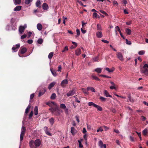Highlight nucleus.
Instances as JSON below:
<instances>
[{"mask_svg": "<svg viewBox=\"0 0 148 148\" xmlns=\"http://www.w3.org/2000/svg\"><path fill=\"white\" fill-rule=\"evenodd\" d=\"M141 72L144 75L148 76V64H145L142 68Z\"/></svg>", "mask_w": 148, "mask_h": 148, "instance_id": "f257e3e1", "label": "nucleus"}, {"mask_svg": "<svg viewBox=\"0 0 148 148\" xmlns=\"http://www.w3.org/2000/svg\"><path fill=\"white\" fill-rule=\"evenodd\" d=\"M26 131V129L25 127L22 126L21 129V134L20 136V140L21 141L23 140V136L25 135Z\"/></svg>", "mask_w": 148, "mask_h": 148, "instance_id": "f03ea898", "label": "nucleus"}, {"mask_svg": "<svg viewBox=\"0 0 148 148\" xmlns=\"http://www.w3.org/2000/svg\"><path fill=\"white\" fill-rule=\"evenodd\" d=\"M116 56L117 58L120 60L123 61L124 60L123 56L122 53L120 52H118L116 53Z\"/></svg>", "mask_w": 148, "mask_h": 148, "instance_id": "7ed1b4c3", "label": "nucleus"}, {"mask_svg": "<svg viewBox=\"0 0 148 148\" xmlns=\"http://www.w3.org/2000/svg\"><path fill=\"white\" fill-rule=\"evenodd\" d=\"M27 25L26 24H25L23 26H20L19 27V32L22 34L24 32L25 29L27 27Z\"/></svg>", "mask_w": 148, "mask_h": 148, "instance_id": "20e7f679", "label": "nucleus"}, {"mask_svg": "<svg viewBox=\"0 0 148 148\" xmlns=\"http://www.w3.org/2000/svg\"><path fill=\"white\" fill-rule=\"evenodd\" d=\"M20 44L18 43L13 46L12 48V49L13 52L17 51L20 47Z\"/></svg>", "mask_w": 148, "mask_h": 148, "instance_id": "39448f33", "label": "nucleus"}, {"mask_svg": "<svg viewBox=\"0 0 148 148\" xmlns=\"http://www.w3.org/2000/svg\"><path fill=\"white\" fill-rule=\"evenodd\" d=\"M68 84V81L66 79L63 80L61 83V86L63 87H65L66 85Z\"/></svg>", "mask_w": 148, "mask_h": 148, "instance_id": "423d86ee", "label": "nucleus"}, {"mask_svg": "<svg viewBox=\"0 0 148 148\" xmlns=\"http://www.w3.org/2000/svg\"><path fill=\"white\" fill-rule=\"evenodd\" d=\"M34 144L36 147H38L40 146L41 144L40 140L39 139H37L34 142Z\"/></svg>", "mask_w": 148, "mask_h": 148, "instance_id": "0eeeda50", "label": "nucleus"}, {"mask_svg": "<svg viewBox=\"0 0 148 148\" xmlns=\"http://www.w3.org/2000/svg\"><path fill=\"white\" fill-rule=\"evenodd\" d=\"M99 146L101 148H103V147L104 148H106V144H103V142L101 140H100L99 142L98 143Z\"/></svg>", "mask_w": 148, "mask_h": 148, "instance_id": "6e6552de", "label": "nucleus"}, {"mask_svg": "<svg viewBox=\"0 0 148 148\" xmlns=\"http://www.w3.org/2000/svg\"><path fill=\"white\" fill-rule=\"evenodd\" d=\"M71 132L72 134L74 136L76 133L77 131L74 127H72L71 128Z\"/></svg>", "mask_w": 148, "mask_h": 148, "instance_id": "1a4fd4ad", "label": "nucleus"}, {"mask_svg": "<svg viewBox=\"0 0 148 148\" xmlns=\"http://www.w3.org/2000/svg\"><path fill=\"white\" fill-rule=\"evenodd\" d=\"M110 83L112 84V86H110V88L111 90L115 89L116 90V85L114 83L110 81Z\"/></svg>", "mask_w": 148, "mask_h": 148, "instance_id": "9d476101", "label": "nucleus"}, {"mask_svg": "<svg viewBox=\"0 0 148 148\" xmlns=\"http://www.w3.org/2000/svg\"><path fill=\"white\" fill-rule=\"evenodd\" d=\"M42 8L44 10H47L48 8L49 7L48 5L46 3H44L42 4Z\"/></svg>", "mask_w": 148, "mask_h": 148, "instance_id": "9b49d317", "label": "nucleus"}, {"mask_svg": "<svg viewBox=\"0 0 148 148\" xmlns=\"http://www.w3.org/2000/svg\"><path fill=\"white\" fill-rule=\"evenodd\" d=\"M75 55L77 56L80 55L81 53V51L80 49L79 48L76 49L75 51Z\"/></svg>", "mask_w": 148, "mask_h": 148, "instance_id": "f8f14e48", "label": "nucleus"}, {"mask_svg": "<svg viewBox=\"0 0 148 148\" xmlns=\"http://www.w3.org/2000/svg\"><path fill=\"white\" fill-rule=\"evenodd\" d=\"M106 97H112V96L110 95L108 92L106 90H104L103 91Z\"/></svg>", "mask_w": 148, "mask_h": 148, "instance_id": "ddd939ff", "label": "nucleus"}, {"mask_svg": "<svg viewBox=\"0 0 148 148\" xmlns=\"http://www.w3.org/2000/svg\"><path fill=\"white\" fill-rule=\"evenodd\" d=\"M75 93V91L74 90H73L67 94V95L68 97H69L73 95Z\"/></svg>", "mask_w": 148, "mask_h": 148, "instance_id": "4468645a", "label": "nucleus"}, {"mask_svg": "<svg viewBox=\"0 0 148 148\" xmlns=\"http://www.w3.org/2000/svg\"><path fill=\"white\" fill-rule=\"evenodd\" d=\"M102 70V68H98L93 71V72L96 71L98 73H100L101 72Z\"/></svg>", "mask_w": 148, "mask_h": 148, "instance_id": "2eb2a0df", "label": "nucleus"}, {"mask_svg": "<svg viewBox=\"0 0 148 148\" xmlns=\"http://www.w3.org/2000/svg\"><path fill=\"white\" fill-rule=\"evenodd\" d=\"M86 90H90L92 92H96L95 89L92 87H88L86 88Z\"/></svg>", "mask_w": 148, "mask_h": 148, "instance_id": "dca6fc26", "label": "nucleus"}, {"mask_svg": "<svg viewBox=\"0 0 148 148\" xmlns=\"http://www.w3.org/2000/svg\"><path fill=\"white\" fill-rule=\"evenodd\" d=\"M96 36L98 38H101L103 36L102 33L101 32H98L96 33Z\"/></svg>", "mask_w": 148, "mask_h": 148, "instance_id": "f3484780", "label": "nucleus"}, {"mask_svg": "<svg viewBox=\"0 0 148 148\" xmlns=\"http://www.w3.org/2000/svg\"><path fill=\"white\" fill-rule=\"evenodd\" d=\"M34 141L32 140L29 142V145L31 148H36V146L34 145Z\"/></svg>", "mask_w": 148, "mask_h": 148, "instance_id": "a211bd4d", "label": "nucleus"}, {"mask_svg": "<svg viewBox=\"0 0 148 148\" xmlns=\"http://www.w3.org/2000/svg\"><path fill=\"white\" fill-rule=\"evenodd\" d=\"M48 127H45L44 128V130L45 131V133L48 135L51 136V135L48 130Z\"/></svg>", "mask_w": 148, "mask_h": 148, "instance_id": "6ab92c4d", "label": "nucleus"}, {"mask_svg": "<svg viewBox=\"0 0 148 148\" xmlns=\"http://www.w3.org/2000/svg\"><path fill=\"white\" fill-rule=\"evenodd\" d=\"M56 84V82H52L49 85L48 87V88L49 90H50L51 88L53 87Z\"/></svg>", "mask_w": 148, "mask_h": 148, "instance_id": "aec40b11", "label": "nucleus"}, {"mask_svg": "<svg viewBox=\"0 0 148 148\" xmlns=\"http://www.w3.org/2000/svg\"><path fill=\"white\" fill-rule=\"evenodd\" d=\"M37 28L39 31H40L42 29V26L40 23H39L37 25Z\"/></svg>", "mask_w": 148, "mask_h": 148, "instance_id": "412c9836", "label": "nucleus"}, {"mask_svg": "<svg viewBox=\"0 0 148 148\" xmlns=\"http://www.w3.org/2000/svg\"><path fill=\"white\" fill-rule=\"evenodd\" d=\"M105 69L108 72L111 73L113 72L115 68L114 67H112L111 69H110L108 68H106Z\"/></svg>", "mask_w": 148, "mask_h": 148, "instance_id": "4be33fe9", "label": "nucleus"}, {"mask_svg": "<svg viewBox=\"0 0 148 148\" xmlns=\"http://www.w3.org/2000/svg\"><path fill=\"white\" fill-rule=\"evenodd\" d=\"M21 6H17L14 9V10L15 11H20L21 9Z\"/></svg>", "mask_w": 148, "mask_h": 148, "instance_id": "5701e85b", "label": "nucleus"}, {"mask_svg": "<svg viewBox=\"0 0 148 148\" xmlns=\"http://www.w3.org/2000/svg\"><path fill=\"white\" fill-rule=\"evenodd\" d=\"M27 51V49L25 47H23L21 49V54H24L25 53V52Z\"/></svg>", "mask_w": 148, "mask_h": 148, "instance_id": "b1692460", "label": "nucleus"}, {"mask_svg": "<svg viewBox=\"0 0 148 148\" xmlns=\"http://www.w3.org/2000/svg\"><path fill=\"white\" fill-rule=\"evenodd\" d=\"M125 31L127 35H130L131 34L132 32L130 29L128 28H127L125 29Z\"/></svg>", "mask_w": 148, "mask_h": 148, "instance_id": "393cba45", "label": "nucleus"}, {"mask_svg": "<svg viewBox=\"0 0 148 148\" xmlns=\"http://www.w3.org/2000/svg\"><path fill=\"white\" fill-rule=\"evenodd\" d=\"M95 108H96L97 110L99 111H101L103 110V109L101 107L97 105H96Z\"/></svg>", "mask_w": 148, "mask_h": 148, "instance_id": "a878e982", "label": "nucleus"}, {"mask_svg": "<svg viewBox=\"0 0 148 148\" xmlns=\"http://www.w3.org/2000/svg\"><path fill=\"white\" fill-rule=\"evenodd\" d=\"M40 0H38L36 2V7L40 8Z\"/></svg>", "mask_w": 148, "mask_h": 148, "instance_id": "bb28decb", "label": "nucleus"}, {"mask_svg": "<svg viewBox=\"0 0 148 148\" xmlns=\"http://www.w3.org/2000/svg\"><path fill=\"white\" fill-rule=\"evenodd\" d=\"M34 113L35 115H37L38 114V108L37 106H36L34 109Z\"/></svg>", "mask_w": 148, "mask_h": 148, "instance_id": "cd10ccee", "label": "nucleus"}, {"mask_svg": "<svg viewBox=\"0 0 148 148\" xmlns=\"http://www.w3.org/2000/svg\"><path fill=\"white\" fill-rule=\"evenodd\" d=\"M21 0H14V3L16 5L19 4L21 3Z\"/></svg>", "mask_w": 148, "mask_h": 148, "instance_id": "c85d7f7f", "label": "nucleus"}, {"mask_svg": "<svg viewBox=\"0 0 148 148\" xmlns=\"http://www.w3.org/2000/svg\"><path fill=\"white\" fill-rule=\"evenodd\" d=\"M96 104L92 102H90L88 103V105L89 106H93L95 107Z\"/></svg>", "mask_w": 148, "mask_h": 148, "instance_id": "c756f323", "label": "nucleus"}, {"mask_svg": "<svg viewBox=\"0 0 148 148\" xmlns=\"http://www.w3.org/2000/svg\"><path fill=\"white\" fill-rule=\"evenodd\" d=\"M92 77V79H93L95 80H96L97 81H100V79L99 78H98L96 76L94 75H92L91 76Z\"/></svg>", "mask_w": 148, "mask_h": 148, "instance_id": "7c9ffc66", "label": "nucleus"}, {"mask_svg": "<svg viewBox=\"0 0 148 148\" xmlns=\"http://www.w3.org/2000/svg\"><path fill=\"white\" fill-rule=\"evenodd\" d=\"M145 51L144 50H141L138 51V53L140 55H142L144 54L145 53Z\"/></svg>", "mask_w": 148, "mask_h": 148, "instance_id": "2f4dec72", "label": "nucleus"}, {"mask_svg": "<svg viewBox=\"0 0 148 148\" xmlns=\"http://www.w3.org/2000/svg\"><path fill=\"white\" fill-rule=\"evenodd\" d=\"M49 121L51 125H53L54 122V119L53 118L49 119Z\"/></svg>", "mask_w": 148, "mask_h": 148, "instance_id": "473e14b6", "label": "nucleus"}, {"mask_svg": "<svg viewBox=\"0 0 148 148\" xmlns=\"http://www.w3.org/2000/svg\"><path fill=\"white\" fill-rule=\"evenodd\" d=\"M56 96L55 93H53L51 96V99H56Z\"/></svg>", "mask_w": 148, "mask_h": 148, "instance_id": "72a5a7b5", "label": "nucleus"}, {"mask_svg": "<svg viewBox=\"0 0 148 148\" xmlns=\"http://www.w3.org/2000/svg\"><path fill=\"white\" fill-rule=\"evenodd\" d=\"M33 0H25V4L28 5L30 4Z\"/></svg>", "mask_w": 148, "mask_h": 148, "instance_id": "f704fd0d", "label": "nucleus"}, {"mask_svg": "<svg viewBox=\"0 0 148 148\" xmlns=\"http://www.w3.org/2000/svg\"><path fill=\"white\" fill-rule=\"evenodd\" d=\"M50 70L53 75L55 77L56 76H57V74L56 71H53L51 69H50Z\"/></svg>", "mask_w": 148, "mask_h": 148, "instance_id": "c9c22d12", "label": "nucleus"}, {"mask_svg": "<svg viewBox=\"0 0 148 148\" xmlns=\"http://www.w3.org/2000/svg\"><path fill=\"white\" fill-rule=\"evenodd\" d=\"M97 29L98 30H101V26L99 24H97Z\"/></svg>", "mask_w": 148, "mask_h": 148, "instance_id": "e433bc0d", "label": "nucleus"}, {"mask_svg": "<svg viewBox=\"0 0 148 148\" xmlns=\"http://www.w3.org/2000/svg\"><path fill=\"white\" fill-rule=\"evenodd\" d=\"M43 42V40L42 38H39L37 40V42L40 44H42Z\"/></svg>", "mask_w": 148, "mask_h": 148, "instance_id": "4c0bfd02", "label": "nucleus"}, {"mask_svg": "<svg viewBox=\"0 0 148 148\" xmlns=\"http://www.w3.org/2000/svg\"><path fill=\"white\" fill-rule=\"evenodd\" d=\"M53 52L50 53L48 55V58L49 59H51L53 57Z\"/></svg>", "mask_w": 148, "mask_h": 148, "instance_id": "58836bf2", "label": "nucleus"}, {"mask_svg": "<svg viewBox=\"0 0 148 148\" xmlns=\"http://www.w3.org/2000/svg\"><path fill=\"white\" fill-rule=\"evenodd\" d=\"M30 107V105H29L26 108V109L25 111V113L26 114H27L29 111V109Z\"/></svg>", "mask_w": 148, "mask_h": 148, "instance_id": "ea45409f", "label": "nucleus"}, {"mask_svg": "<svg viewBox=\"0 0 148 148\" xmlns=\"http://www.w3.org/2000/svg\"><path fill=\"white\" fill-rule=\"evenodd\" d=\"M147 129H145L143 131V133L144 135H145L147 134Z\"/></svg>", "mask_w": 148, "mask_h": 148, "instance_id": "a19ab883", "label": "nucleus"}, {"mask_svg": "<svg viewBox=\"0 0 148 148\" xmlns=\"http://www.w3.org/2000/svg\"><path fill=\"white\" fill-rule=\"evenodd\" d=\"M68 50V48L67 46H66L64 48L63 50H62V52H64Z\"/></svg>", "mask_w": 148, "mask_h": 148, "instance_id": "79ce46f5", "label": "nucleus"}, {"mask_svg": "<svg viewBox=\"0 0 148 148\" xmlns=\"http://www.w3.org/2000/svg\"><path fill=\"white\" fill-rule=\"evenodd\" d=\"M46 91V90L45 89H44V92H40L38 94V96L40 97L41 95H42L43 94H44V93Z\"/></svg>", "mask_w": 148, "mask_h": 148, "instance_id": "37998d69", "label": "nucleus"}, {"mask_svg": "<svg viewBox=\"0 0 148 148\" xmlns=\"http://www.w3.org/2000/svg\"><path fill=\"white\" fill-rule=\"evenodd\" d=\"M82 91L85 94H88V92H87V91H86V90L85 89V88H82Z\"/></svg>", "mask_w": 148, "mask_h": 148, "instance_id": "c03bdc74", "label": "nucleus"}, {"mask_svg": "<svg viewBox=\"0 0 148 148\" xmlns=\"http://www.w3.org/2000/svg\"><path fill=\"white\" fill-rule=\"evenodd\" d=\"M97 14L95 12H94L93 14L92 17L93 18H95L97 17Z\"/></svg>", "mask_w": 148, "mask_h": 148, "instance_id": "a18cd8bd", "label": "nucleus"}, {"mask_svg": "<svg viewBox=\"0 0 148 148\" xmlns=\"http://www.w3.org/2000/svg\"><path fill=\"white\" fill-rule=\"evenodd\" d=\"M60 107L61 108L65 109L66 108V106L64 104H62L60 105Z\"/></svg>", "mask_w": 148, "mask_h": 148, "instance_id": "49530a36", "label": "nucleus"}, {"mask_svg": "<svg viewBox=\"0 0 148 148\" xmlns=\"http://www.w3.org/2000/svg\"><path fill=\"white\" fill-rule=\"evenodd\" d=\"M100 99L102 101H106V99L102 97H100Z\"/></svg>", "mask_w": 148, "mask_h": 148, "instance_id": "de8ad7c7", "label": "nucleus"}, {"mask_svg": "<svg viewBox=\"0 0 148 148\" xmlns=\"http://www.w3.org/2000/svg\"><path fill=\"white\" fill-rule=\"evenodd\" d=\"M99 11L102 13L105 14L107 16L108 15L107 13L105 12L104 11L102 10H100Z\"/></svg>", "mask_w": 148, "mask_h": 148, "instance_id": "09e8293b", "label": "nucleus"}, {"mask_svg": "<svg viewBox=\"0 0 148 148\" xmlns=\"http://www.w3.org/2000/svg\"><path fill=\"white\" fill-rule=\"evenodd\" d=\"M78 142L79 144V146L80 148H82L83 145L81 143V141L79 140H78Z\"/></svg>", "mask_w": 148, "mask_h": 148, "instance_id": "8fccbe9b", "label": "nucleus"}, {"mask_svg": "<svg viewBox=\"0 0 148 148\" xmlns=\"http://www.w3.org/2000/svg\"><path fill=\"white\" fill-rule=\"evenodd\" d=\"M126 41V43L128 45H131V42L130 41H128L127 39L125 40Z\"/></svg>", "mask_w": 148, "mask_h": 148, "instance_id": "3c124183", "label": "nucleus"}, {"mask_svg": "<svg viewBox=\"0 0 148 148\" xmlns=\"http://www.w3.org/2000/svg\"><path fill=\"white\" fill-rule=\"evenodd\" d=\"M113 3L114 5V6H118V4L117 2L116 1H113Z\"/></svg>", "mask_w": 148, "mask_h": 148, "instance_id": "603ef678", "label": "nucleus"}, {"mask_svg": "<svg viewBox=\"0 0 148 148\" xmlns=\"http://www.w3.org/2000/svg\"><path fill=\"white\" fill-rule=\"evenodd\" d=\"M101 41L107 44H108L109 43V42L108 41L104 39H102Z\"/></svg>", "mask_w": 148, "mask_h": 148, "instance_id": "864d4df0", "label": "nucleus"}, {"mask_svg": "<svg viewBox=\"0 0 148 148\" xmlns=\"http://www.w3.org/2000/svg\"><path fill=\"white\" fill-rule=\"evenodd\" d=\"M103 130L101 127H100L97 130V132H102L103 131Z\"/></svg>", "mask_w": 148, "mask_h": 148, "instance_id": "5fc2aeb1", "label": "nucleus"}, {"mask_svg": "<svg viewBox=\"0 0 148 148\" xmlns=\"http://www.w3.org/2000/svg\"><path fill=\"white\" fill-rule=\"evenodd\" d=\"M62 66L61 65H59L58 66V69L57 70L58 71L60 72L61 71Z\"/></svg>", "mask_w": 148, "mask_h": 148, "instance_id": "6e6d98bb", "label": "nucleus"}, {"mask_svg": "<svg viewBox=\"0 0 148 148\" xmlns=\"http://www.w3.org/2000/svg\"><path fill=\"white\" fill-rule=\"evenodd\" d=\"M129 137L130 140L131 141L134 142V138L133 137L130 136Z\"/></svg>", "mask_w": 148, "mask_h": 148, "instance_id": "4d7b16f0", "label": "nucleus"}, {"mask_svg": "<svg viewBox=\"0 0 148 148\" xmlns=\"http://www.w3.org/2000/svg\"><path fill=\"white\" fill-rule=\"evenodd\" d=\"M26 37V35L24 34L21 36V39H23L25 38Z\"/></svg>", "mask_w": 148, "mask_h": 148, "instance_id": "13d9d810", "label": "nucleus"}, {"mask_svg": "<svg viewBox=\"0 0 148 148\" xmlns=\"http://www.w3.org/2000/svg\"><path fill=\"white\" fill-rule=\"evenodd\" d=\"M74 97L75 98V101L78 103H79L80 102V101H79L77 98L75 96H74Z\"/></svg>", "mask_w": 148, "mask_h": 148, "instance_id": "bf43d9fd", "label": "nucleus"}, {"mask_svg": "<svg viewBox=\"0 0 148 148\" xmlns=\"http://www.w3.org/2000/svg\"><path fill=\"white\" fill-rule=\"evenodd\" d=\"M111 111L114 113H115L116 112V109L114 108H112L111 109Z\"/></svg>", "mask_w": 148, "mask_h": 148, "instance_id": "052dcab7", "label": "nucleus"}, {"mask_svg": "<svg viewBox=\"0 0 148 148\" xmlns=\"http://www.w3.org/2000/svg\"><path fill=\"white\" fill-rule=\"evenodd\" d=\"M141 119L143 121H144L146 119L145 117L143 116H141Z\"/></svg>", "mask_w": 148, "mask_h": 148, "instance_id": "680f3d73", "label": "nucleus"}, {"mask_svg": "<svg viewBox=\"0 0 148 148\" xmlns=\"http://www.w3.org/2000/svg\"><path fill=\"white\" fill-rule=\"evenodd\" d=\"M76 32L77 35L78 36H79L80 35V31L79 29H77L76 30Z\"/></svg>", "mask_w": 148, "mask_h": 148, "instance_id": "e2e57ef3", "label": "nucleus"}, {"mask_svg": "<svg viewBox=\"0 0 148 148\" xmlns=\"http://www.w3.org/2000/svg\"><path fill=\"white\" fill-rule=\"evenodd\" d=\"M115 28L116 29H117V30L118 31H119V33H121V30H120V29L119 28V26H116V27H115Z\"/></svg>", "mask_w": 148, "mask_h": 148, "instance_id": "0e129e2a", "label": "nucleus"}, {"mask_svg": "<svg viewBox=\"0 0 148 148\" xmlns=\"http://www.w3.org/2000/svg\"><path fill=\"white\" fill-rule=\"evenodd\" d=\"M33 40H29L27 41V43L29 44H31L33 42Z\"/></svg>", "mask_w": 148, "mask_h": 148, "instance_id": "69168bd1", "label": "nucleus"}, {"mask_svg": "<svg viewBox=\"0 0 148 148\" xmlns=\"http://www.w3.org/2000/svg\"><path fill=\"white\" fill-rule=\"evenodd\" d=\"M82 132L84 134H86V131L85 128L84 127L83 128Z\"/></svg>", "mask_w": 148, "mask_h": 148, "instance_id": "338daca9", "label": "nucleus"}, {"mask_svg": "<svg viewBox=\"0 0 148 148\" xmlns=\"http://www.w3.org/2000/svg\"><path fill=\"white\" fill-rule=\"evenodd\" d=\"M75 118L76 119V120L78 123H79V117L77 116H75Z\"/></svg>", "mask_w": 148, "mask_h": 148, "instance_id": "774afa93", "label": "nucleus"}]
</instances>
